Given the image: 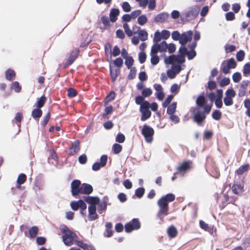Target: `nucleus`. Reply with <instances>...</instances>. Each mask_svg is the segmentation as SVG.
Here are the masks:
<instances>
[{
	"label": "nucleus",
	"instance_id": "obj_1",
	"mask_svg": "<svg viewBox=\"0 0 250 250\" xmlns=\"http://www.w3.org/2000/svg\"><path fill=\"white\" fill-rule=\"evenodd\" d=\"M175 195L172 193H168L163 196L157 202L159 210L157 213V217L161 221H163L164 216L168 214V202L175 200Z\"/></svg>",
	"mask_w": 250,
	"mask_h": 250
},
{
	"label": "nucleus",
	"instance_id": "obj_2",
	"mask_svg": "<svg viewBox=\"0 0 250 250\" xmlns=\"http://www.w3.org/2000/svg\"><path fill=\"white\" fill-rule=\"evenodd\" d=\"M186 45H181L179 49V54L177 55H171L165 57L164 62L166 64H172L175 63L181 64L185 62V56L188 53V49Z\"/></svg>",
	"mask_w": 250,
	"mask_h": 250
},
{
	"label": "nucleus",
	"instance_id": "obj_3",
	"mask_svg": "<svg viewBox=\"0 0 250 250\" xmlns=\"http://www.w3.org/2000/svg\"><path fill=\"white\" fill-rule=\"evenodd\" d=\"M200 7L198 5L189 6L182 13L181 18L184 21H189L195 19L200 11Z\"/></svg>",
	"mask_w": 250,
	"mask_h": 250
},
{
	"label": "nucleus",
	"instance_id": "obj_4",
	"mask_svg": "<svg viewBox=\"0 0 250 250\" xmlns=\"http://www.w3.org/2000/svg\"><path fill=\"white\" fill-rule=\"evenodd\" d=\"M237 66V63L234 58H231L224 61L221 65L220 69L224 74H229L230 69H234Z\"/></svg>",
	"mask_w": 250,
	"mask_h": 250
},
{
	"label": "nucleus",
	"instance_id": "obj_5",
	"mask_svg": "<svg viewBox=\"0 0 250 250\" xmlns=\"http://www.w3.org/2000/svg\"><path fill=\"white\" fill-rule=\"evenodd\" d=\"M150 104L148 101H145L140 107V112L142 114L141 120L145 121L149 119L151 115V111L149 110Z\"/></svg>",
	"mask_w": 250,
	"mask_h": 250
},
{
	"label": "nucleus",
	"instance_id": "obj_6",
	"mask_svg": "<svg viewBox=\"0 0 250 250\" xmlns=\"http://www.w3.org/2000/svg\"><path fill=\"white\" fill-rule=\"evenodd\" d=\"M141 132L147 143H149L152 141L153 136L154 133V131L152 127L147 125H145L142 129Z\"/></svg>",
	"mask_w": 250,
	"mask_h": 250
},
{
	"label": "nucleus",
	"instance_id": "obj_7",
	"mask_svg": "<svg viewBox=\"0 0 250 250\" xmlns=\"http://www.w3.org/2000/svg\"><path fill=\"white\" fill-rule=\"evenodd\" d=\"M206 117V115L205 113L201 111L199 107L194 109L193 120L198 125L202 126V122L205 120Z\"/></svg>",
	"mask_w": 250,
	"mask_h": 250
},
{
	"label": "nucleus",
	"instance_id": "obj_8",
	"mask_svg": "<svg viewBox=\"0 0 250 250\" xmlns=\"http://www.w3.org/2000/svg\"><path fill=\"white\" fill-rule=\"evenodd\" d=\"M78 238L77 235L73 232H68L64 235H62V239L64 244L67 246H71Z\"/></svg>",
	"mask_w": 250,
	"mask_h": 250
},
{
	"label": "nucleus",
	"instance_id": "obj_9",
	"mask_svg": "<svg viewBox=\"0 0 250 250\" xmlns=\"http://www.w3.org/2000/svg\"><path fill=\"white\" fill-rule=\"evenodd\" d=\"M140 228V222L137 219L135 218L125 224V231L126 232H130L133 230L139 229Z\"/></svg>",
	"mask_w": 250,
	"mask_h": 250
},
{
	"label": "nucleus",
	"instance_id": "obj_10",
	"mask_svg": "<svg viewBox=\"0 0 250 250\" xmlns=\"http://www.w3.org/2000/svg\"><path fill=\"white\" fill-rule=\"evenodd\" d=\"M81 182L78 180H73L71 184V191L73 196H76L78 194H81Z\"/></svg>",
	"mask_w": 250,
	"mask_h": 250
},
{
	"label": "nucleus",
	"instance_id": "obj_11",
	"mask_svg": "<svg viewBox=\"0 0 250 250\" xmlns=\"http://www.w3.org/2000/svg\"><path fill=\"white\" fill-rule=\"evenodd\" d=\"M192 32L191 30L181 34L179 41L181 45H186L188 42L190 41L192 39Z\"/></svg>",
	"mask_w": 250,
	"mask_h": 250
},
{
	"label": "nucleus",
	"instance_id": "obj_12",
	"mask_svg": "<svg viewBox=\"0 0 250 250\" xmlns=\"http://www.w3.org/2000/svg\"><path fill=\"white\" fill-rule=\"evenodd\" d=\"M191 162L189 160L185 161L180 164L177 167V172L183 175L185 172L190 168Z\"/></svg>",
	"mask_w": 250,
	"mask_h": 250
},
{
	"label": "nucleus",
	"instance_id": "obj_13",
	"mask_svg": "<svg viewBox=\"0 0 250 250\" xmlns=\"http://www.w3.org/2000/svg\"><path fill=\"white\" fill-rule=\"evenodd\" d=\"M88 219L89 221H94L98 219V214L96 213V207L94 206H89L88 207Z\"/></svg>",
	"mask_w": 250,
	"mask_h": 250
},
{
	"label": "nucleus",
	"instance_id": "obj_14",
	"mask_svg": "<svg viewBox=\"0 0 250 250\" xmlns=\"http://www.w3.org/2000/svg\"><path fill=\"white\" fill-rule=\"evenodd\" d=\"M250 82L248 80L242 81L240 84L238 95L239 97L245 96L246 89L249 85Z\"/></svg>",
	"mask_w": 250,
	"mask_h": 250
},
{
	"label": "nucleus",
	"instance_id": "obj_15",
	"mask_svg": "<svg viewBox=\"0 0 250 250\" xmlns=\"http://www.w3.org/2000/svg\"><path fill=\"white\" fill-rule=\"evenodd\" d=\"M169 14L167 12H162L157 15L154 18L155 22H165L168 20Z\"/></svg>",
	"mask_w": 250,
	"mask_h": 250
},
{
	"label": "nucleus",
	"instance_id": "obj_16",
	"mask_svg": "<svg viewBox=\"0 0 250 250\" xmlns=\"http://www.w3.org/2000/svg\"><path fill=\"white\" fill-rule=\"evenodd\" d=\"M80 142L78 140L75 141L72 143L69 148V154L73 155L76 154L80 150Z\"/></svg>",
	"mask_w": 250,
	"mask_h": 250
},
{
	"label": "nucleus",
	"instance_id": "obj_17",
	"mask_svg": "<svg viewBox=\"0 0 250 250\" xmlns=\"http://www.w3.org/2000/svg\"><path fill=\"white\" fill-rule=\"evenodd\" d=\"M79 53V50L78 49H75L73 50L68 57L65 65L68 66L71 64L77 58Z\"/></svg>",
	"mask_w": 250,
	"mask_h": 250
},
{
	"label": "nucleus",
	"instance_id": "obj_18",
	"mask_svg": "<svg viewBox=\"0 0 250 250\" xmlns=\"http://www.w3.org/2000/svg\"><path fill=\"white\" fill-rule=\"evenodd\" d=\"M93 191L92 186L88 184H83L81 185V194H89Z\"/></svg>",
	"mask_w": 250,
	"mask_h": 250
},
{
	"label": "nucleus",
	"instance_id": "obj_19",
	"mask_svg": "<svg viewBox=\"0 0 250 250\" xmlns=\"http://www.w3.org/2000/svg\"><path fill=\"white\" fill-rule=\"evenodd\" d=\"M83 199L86 203L90 204V206H96L100 202V199L97 197L85 196Z\"/></svg>",
	"mask_w": 250,
	"mask_h": 250
},
{
	"label": "nucleus",
	"instance_id": "obj_20",
	"mask_svg": "<svg viewBox=\"0 0 250 250\" xmlns=\"http://www.w3.org/2000/svg\"><path fill=\"white\" fill-rule=\"evenodd\" d=\"M120 14V10L117 8H112L109 13L110 20L111 22H114L117 20V16Z\"/></svg>",
	"mask_w": 250,
	"mask_h": 250
},
{
	"label": "nucleus",
	"instance_id": "obj_21",
	"mask_svg": "<svg viewBox=\"0 0 250 250\" xmlns=\"http://www.w3.org/2000/svg\"><path fill=\"white\" fill-rule=\"evenodd\" d=\"M167 233L170 238H174L177 235V230L175 227L171 226L167 229Z\"/></svg>",
	"mask_w": 250,
	"mask_h": 250
},
{
	"label": "nucleus",
	"instance_id": "obj_22",
	"mask_svg": "<svg viewBox=\"0 0 250 250\" xmlns=\"http://www.w3.org/2000/svg\"><path fill=\"white\" fill-rule=\"evenodd\" d=\"M5 78L7 80L11 81L13 80L16 76L15 71L11 69H8L5 72Z\"/></svg>",
	"mask_w": 250,
	"mask_h": 250
},
{
	"label": "nucleus",
	"instance_id": "obj_23",
	"mask_svg": "<svg viewBox=\"0 0 250 250\" xmlns=\"http://www.w3.org/2000/svg\"><path fill=\"white\" fill-rule=\"evenodd\" d=\"M196 103L197 105L199 107H203L204 106L206 103V99L204 94H202L198 97Z\"/></svg>",
	"mask_w": 250,
	"mask_h": 250
},
{
	"label": "nucleus",
	"instance_id": "obj_24",
	"mask_svg": "<svg viewBox=\"0 0 250 250\" xmlns=\"http://www.w3.org/2000/svg\"><path fill=\"white\" fill-rule=\"evenodd\" d=\"M250 168L249 164L242 165L237 169L236 172L238 175H240L243 174L245 172L248 171Z\"/></svg>",
	"mask_w": 250,
	"mask_h": 250
},
{
	"label": "nucleus",
	"instance_id": "obj_25",
	"mask_svg": "<svg viewBox=\"0 0 250 250\" xmlns=\"http://www.w3.org/2000/svg\"><path fill=\"white\" fill-rule=\"evenodd\" d=\"M157 46L158 47L159 52H166L167 50V43L166 41H163L160 43H156Z\"/></svg>",
	"mask_w": 250,
	"mask_h": 250
},
{
	"label": "nucleus",
	"instance_id": "obj_26",
	"mask_svg": "<svg viewBox=\"0 0 250 250\" xmlns=\"http://www.w3.org/2000/svg\"><path fill=\"white\" fill-rule=\"evenodd\" d=\"M31 115L34 119H39L42 115V111L39 108L37 107L32 110Z\"/></svg>",
	"mask_w": 250,
	"mask_h": 250
},
{
	"label": "nucleus",
	"instance_id": "obj_27",
	"mask_svg": "<svg viewBox=\"0 0 250 250\" xmlns=\"http://www.w3.org/2000/svg\"><path fill=\"white\" fill-rule=\"evenodd\" d=\"M46 100V97L44 95H42L39 99H38V100L36 103L35 104V106H36L37 108H39L42 107L44 105Z\"/></svg>",
	"mask_w": 250,
	"mask_h": 250
},
{
	"label": "nucleus",
	"instance_id": "obj_28",
	"mask_svg": "<svg viewBox=\"0 0 250 250\" xmlns=\"http://www.w3.org/2000/svg\"><path fill=\"white\" fill-rule=\"evenodd\" d=\"M243 188L241 185L234 184L232 187V190L233 193L238 194L242 192Z\"/></svg>",
	"mask_w": 250,
	"mask_h": 250
},
{
	"label": "nucleus",
	"instance_id": "obj_29",
	"mask_svg": "<svg viewBox=\"0 0 250 250\" xmlns=\"http://www.w3.org/2000/svg\"><path fill=\"white\" fill-rule=\"evenodd\" d=\"M106 199L107 198L104 197L103 201L101 203H100L99 202V203L97 204L98 205L97 209L99 211L104 210L106 209L107 207Z\"/></svg>",
	"mask_w": 250,
	"mask_h": 250
},
{
	"label": "nucleus",
	"instance_id": "obj_30",
	"mask_svg": "<svg viewBox=\"0 0 250 250\" xmlns=\"http://www.w3.org/2000/svg\"><path fill=\"white\" fill-rule=\"evenodd\" d=\"M138 34L139 35V38L142 41H145L148 38V34L145 30H140L138 32Z\"/></svg>",
	"mask_w": 250,
	"mask_h": 250
},
{
	"label": "nucleus",
	"instance_id": "obj_31",
	"mask_svg": "<svg viewBox=\"0 0 250 250\" xmlns=\"http://www.w3.org/2000/svg\"><path fill=\"white\" fill-rule=\"evenodd\" d=\"M147 21V18L146 15H141L138 17L137 22L140 25H144Z\"/></svg>",
	"mask_w": 250,
	"mask_h": 250
},
{
	"label": "nucleus",
	"instance_id": "obj_32",
	"mask_svg": "<svg viewBox=\"0 0 250 250\" xmlns=\"http://www.w3.org/2000/svg\"><path fill=\"white\" fill-rule=\"evenodd\" d=\"M176 105V103L174 102L168 106L167 109V113L169 115L173 114L175 112L177 107Z\"/></svg>",
	"mask_w": 250,
	"mask_h": 250
},
{
	"label": "nucleus",
	"instance_id": "obj_33",
	"mask_svg": "<svg viewBox=\"0 0 250 250\" xmlns=\"http://www.w3.org/2000/svg\"><path fill=\"white\" fill-rule=\"evenodd\" d=\"M38 232V228L36 226H33L29 230V234L31 238H35Z\"/></svg>",
	"mask_w": 250,
	"mask_h": 250
},
{
	"label": "nucleus",
	"instance_id": "obj_34",
	"mask_svg": "<svg viewBox=\"0 0 250 250\" xmlns=\"http://www.w3.org/2000/svg\"><path fill=\"white\" fill-rule=\"evenodd\" d=\"M11 88L13 89L16 92L19 93L21 91V87L18 82L15 81L12 83Z\"/></svg>",
	"mask_w": 250,
	"mask_h": 250
},
{
	"label": "nucleus",
	"instance_id": "obj_35",
	"mask_svg": "<svg viewBox=\"0 0 250 250\" xmlns=\"http://www.w3.org/2000/svg\"><path fill=\"white\" fill-rule=\"evenodd\" d=\"M125 59V63L126 67H127V68L130 69L131 68H132V66L133 65L134 63V60L132 57L129 56L127 58H126Z\"/></svg>",
	"mask_w": 250,
	"mask_h": 250
},
{
	"label": "nucleus",
	"instance_id": "obj_36",
	"mask_svg": "<svg viewBox=\"0 0 250 250\" xmlns=\"http://www.w3.org/2000/svg\"><path fill=\"white\" fill-rule=\"evenodd\" d=\"M26 179V176L25 174L21 173L19 175L17 179V183L19 185V187H20V185L23 184Z\"/></svg>",
	"mask_w": 250,
	"mask_h": 250
},
{
	"label": "nucleus",
	"instance_id": "obj_37",
	"mask_svg": "<svg viewBox=\"0 0 250 250\" xmlns=\"http://www.w3.org/2000/svg\"><path fill=\"white\" fill-rule=\"evenodd\" d=\"M123 11L125 12H129L131 10V7L129 3L127 1L123 2L121 5Z\"/></svg>",
	"mask_w": 250,
	"mask_h": 250
},
{
	"label": "nucleus",
	"instance_id": "obj_38",
	"mask_svg": "<svg viewBox=\"0 0 250 250\" xmlns=\"http://www.w3.org/2000/svg\"><path fill=\"white\" fill-rule=\"evenodd\" d=\"M75 244L83 250H86L89 245L84 243L83 241L76 240Z\"/></svg>",
	"mask_w": 250,
	"mask_h": 250
},
{
	"label": "nucleus",
	"instance_id": "obj_39",
	"mask_svg": "<svg viewBox=\"0 0 250 250\" xmlns=\"http://www.w3.org/2000/svg\"><path fill=\"white\" fill-rule=\"evenodd\" d=\"M222 116L221 112L218 110H215L212 113V117L215 120H219Z\"/></svg>",
	"mask_w": 250,
	"mask_h": 250
},
{
	"label": "nucleus",
	"instance_id": "obj_40",
	"mask_svg": "<svg viewBox=\"0 0 250 250\" xmlns=\"http://www.w3.org/2000/svg\"><path fill=\"white\" fill-rule=\"evenodd\" d=\"M145 191L144 188H139L135 190V195L138 198H141L144 195Z\"/></svg>",
	"mask_w": 250,
	"mask_h": 250
},
{
	"label": "nucleus",
	"instance_id": "obj_41",
	"mask_svg": "<svg viewBox=\"0 0 250 250\" xmlns=\"http://www.w3.org/2000/svg\"><path fill=\"white\" fill-rule=\"evenodd\" d=\"M152 94V91L150 88H145L142 91L144 97H148Z\"/></svg>",
	"mask_w": 250,
	"mask_h": 250
},
{
	"label": "nucleus",
	"instance_id": "obj_42",
	"mask_svg": "<svg viewBox=\"0 0 250 250\" xmlns=\"http://www.w3.org/2000/svg\"><path fill=\"white\" fill-rule=\"evenodd\" d=\"M123 28L126 35L128 37H131L133 35V31L130 29L129 25L127 23H125L123 24Z\"/></svg>",
	"mask_w": 250,
	"mask_h": 250
},
{
	"label": "nucleus",
	"instance_id": "obj_43",
	"mask_svg": "<svg viewBox=\"0 0 250 250\" xmlns=\"http://www.w3.org/2000/svg\"><path fill=\"white\" fill-rule=\"evenodd\" d=\"M243 75L245 76H248L250 74V63H246L243 67Z\"/></svg>",
	"mask_w": 250,
	"mask_h": 250
},
{
	"label": "nucleus",
	"instance_id": "obj_44",
	"mask_svg": "<svg viewBox=\"0 0 250 250\" xmlns=\"http://www.w3.org/2000/svg\"><path fill=\"white\" fill-rule=\"evenodd\" d=\"M236 95V92L233 88L228 89L225 92V96L228 97L234 98Z\"/></svg>",
	"mask_w": 250,
	"mask_h": 250
},
{
	"label": "nucleus",
	"instance_id": "obj_45",
	"mask_svg": "<svg viewBox=\"0 0 250 250\" xmlns=\"http://www.w3.org/2000/svg\"><path fill=\"white\" fill-rule=\"evenodd\" d=\"M122 149L121 145L119 144H115L112 146V150L115 154L119 153Z\"/></svg>",
	"mask_w": 250,
	"mask_h": 250
},
{
	"label": "nucleus",
	"instance_id": "obj_46",
	"mask_svg": "<svg viewBox=\"0 0 250 250\" xmlns=\"http://www.w3.org/2000/svg\"><path fill=\"white\" fill-rule=\"evenodd\" d=\"M150 62L152 65H155L159 62V57L157 55H150Z\"/></svg>",
	"mask_w": 250,
	"mask_h": 250
},
{
	"label": "nucleus",
	"instance_id": "obj_47",
	"mask_svg": "<svg viewBox=\"0 0 250 250\" xmlns=\"http://www.w3.org/2000/svg\"><path fill=\"white\" fill-rule=\"evenodd\" d=\"M110 75L113 81H115L117 76L118 75L119 73L120 70L119 69H111V67H110Z\"/></svg>",
	"mask_w": 250,
	"mask_h": 250
},
{
	"label": "nucleus",
	"instance_id": "obj_48",
	"mask_svg": "<svg viewBox=\"0 0 250 250\" xmlns=\"http://www.w3.org/2000/svg\"><path fill=\"white\" fill-rule=\"evenodd\" d=\"M245 52L243 50L239 51L236 54V59L239 62L242 61L245 57Z\"/></svg>",
	"mask_w": 250,
	"mask_h": 250
},
{
	"label": "nucleus",
	"instance_id": "obj_49",
	"mask_svg": "<svg viewBox=\"0 0 250 250\" xmlns=\"http://www.w3.org/2000/svg\"><path fill=\"white\" fill-rule=\"evenodd\" d=\"M241 75L239 72L234 73L232 76L233 81L234 83H238L241 79Z\"/></svg>",
	"mask_w": 250,
	"mask_h": 250
},
{
	"label": "nucleus",
	"instance_id": "obj_50",
	"mask_svg": "<svg viewBox=\"0 0 250 250\" xmlns=\"http://www.w3.org/2000/svg\"><path fill=\"white\" fill-rule=\"evenodd\" d=\"M130 69L127 78L129 80H132L135 77L137 70L135 67H132Z\"/></svg>",
	"mask_w": 250,
	"mask_h": 250
},
{
	"label": "nucleus",
	"instance_id": "obj_51",
	"mask_svg": "<svg viewBox=\"0 0 250 250\" xmlns=\"http://www.w3.org/2000/svg\"><path fill=\"white\" fill-rule=\"evenodd\" d=\"M176 49V45L174 43H170L168 44H167V50L169 53L172 54L173 53Z\"/></svg>",
	"mask_w": 250,
	"mask_h": 250
},
{
	"label": "nucleus",
	"instance_id": "obj_52",
	"mask_svg": "<svg viewBox=\"0 0 250 250\" xmlns=\"http://www.w3.org/2000/svg\"><path fill=\"white\" fill-rule=\"evenodd\" d=\"M162 38V37L159 31H156L155 33L153 41L155 43H158Z\"/></svg>",
	"mask_w": 250,
	"mask_h": 250
},
{
	"label": "nucleus",
	"instance_id": "obj_53",
	"mask_svg": "<svg viewBox=\"0 0 250 250\" xmlns=\"http://www.w3.org/2000/svg\"><path fill=\"white\" fill-rule=\"evenodd\" d=\"M113 63L116 66L120 68L123 64V60L120 57L118 58L113 61Z\"/></svg>",
	"mask_w": 250,
	"mask_h": 250
},
{
	"label": "nucleus",
	"instance_id": "obj_54",
	"mask_svg": "<svg viewBox=\"0 0 250 250\" xmlns=\"http://www.w3.org/2000/svg\"><path fill=\"white\" fill-rule=\"evenodd\" d=\"M67 95L69 97H74L77 94V91L73 88H69L67 91Z\"/></svg>",
	"mask_w": 250,
	"mask_h": 250
},
{
	"label": "nucleus",
	"instance_id": "obj_55",
	"mask_svg": "<svg viewBox=\"0 0 250 250\" xmlns=\"http://www.w3.org/2000/svg\"><path fill=\"white\" fill-rule=\"evenodd\" d=\"M172 64V65L171 68V69L174 71L176 75L179 74L182 69L181 66L179 64Z\"/></svg>",
	"mask_w": 250,
	"mask_h": 250
},
{
	"label": "nucleus",
	"instance_id": "obj_56",
	"mask_svg": "<svg viewBox=\"0 0 250 250\" xmlns=\"http://www.w3.org/2000/svg\"><path fill=\"white\" fill-rule=\"evenodd\" d=\"M224 103L226 106H230L233 104V98L225 96L224 99Z\"/></svg>",
	"mask_w": 250,
	"mask_h": 250
},
{
	"label": "nucleus",
	"instance_id": "obj_57",
	"mask_svg": "<svg viewBox=\"0 0 250 250\" xmlns=\"http://www.w3.org/2000/svg\"><path fill=\"white\" fill-rule=\"evenodd\" d=\"M173 98V96L172 95H169L167 96L165 101L163 104V106L164 107H167L168 106L169 104L171 102Z\"/></svg>",
	"mask_w": 250,
	"mask_h": 250
},
{
	"label": "nucleus",
	"instance_id": "obj_58",
	"mask_svg": "<svg viewBox=\"0 0 250 250\" xmlns=\"http://www.w3.org/2000/svg\"><path fill=\"white\" fill-rule=\"evenodd\" d=\"M230 83V79L229 78H223L220 82V85L221 87H224L229 85Z\"/></svg>",
	"mask_w": 250,
	"mask_h": 250
},
{
	"label": "nucleus",
	"instance_id": "obj_59",
	"mask_svg": "<svg viewBox=\"0 0 250 250\" xmlns=\"http://www.w3.org/2000/svg\"><path fill=\"white\" fill-rule=\"evenodd\" d=\"M172 39L174 41H179L181 37V34L178 31H174L171 34Z\"/></svg>",
	"mask_w": 250,
	"mask_h": 250
},
{
	"label": "nucleus",
	"instance_id": "obj_60",
	"mask_svg": "<svg viewBox=\"0 0 250 250\" xmlns=\"http://www.w3.org/2000/svg\"><path fill=\"white\" fill-rule=\"evenodd\" d=\"M146 58V55L144 52H141L139 54V60L141 63H143L145 62Z\"/></svg>",
	"mask_w": 250,
	"mask_h": 250
},
{
	"label": "nucleus",
	"instance_id": "obj_61",
	"mask_svg": "<svg viewBox=\"0 0 250 250\" xmlns=\"http://www.w3.org/2000/svg\"><path fill=\"white\" fill-rule=\"evenodd\" d=\"M110 53L114 57L118 56L120 53V50L119 47L117 45H116L114 47L113 50L110 51Z\"/></svg>",
	"mask_w": 250,
	"mask_h": 250
},
{
	"label": "nucleus",
	"instance_id": "obj_62",
	"mask_svg": "<svg viewBox=\"0 0 250 250\" xmlns=\"http://www.w3.org/2000/svg\"><path fill=\"white\" fill-rule=\"evenodd\" d=\"M141 14L142 11L141 10H136L132 11L130 15L132 19H135L140 16Z\"/></svg>",
	"mask_w": 250,
	"mask_h": 250
},
{
	"label": "nucleus",
	"instance_id": "obj_63",
	"mask_svg": "<svg viewBox=\"0 0 250 250\" xmlns=\"http://www.w3.org/2000/svg\"><path fill=\"white\" fill-rule=\"evenodd\" d=\"M125 137L122 133H118L116 137V141L119 143H123L125 142Z\"/></svg>",
	"mask_w": 250,
	"mask_h": 250
},
{
	"label": "nucleus",
	"instance_id": "obj_64",
	"mask_svg": "<svg viewBox=\"0 0 250 250\" xmlns=\"http://www.w3.org/2000/svg\"><path fill=\"white\" fill-rule=\"evenodd\" d=\"M188 59L189 60L193 59L196 56V52L195 50H188V53L187 54Z\"/></svg>",
	"mask_w": 250,
	"mask_h": 250
}]
</instances>
